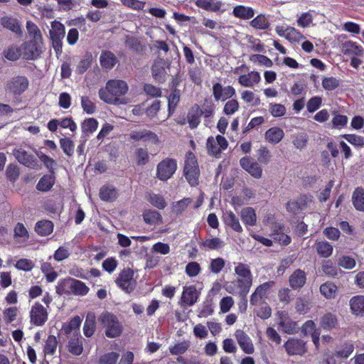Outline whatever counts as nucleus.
I'll return each instance as SVG.
<instances>
[{
	"label": "nucleus",
	"mask_w": 364,
	"mask_h": 364,
	"mask_svg": "<svg viewBox=\"0 0 364 364\" xmlns=\"http://www.w3.org/2000/svg\"><path fill=\"white\" fill-rule=\"evenodd\" d=\"M68 338V351L74 355H81L83 351V346L80 332L73 333L72 335H69Z\"/></svg>",
	"instance_id": "nucleus-19"
},
{
	"label": "nucleus",
	"mask_w": 364,
	"mask_h": 364,
	"mask_svg": "<svg viewBox=\"0 0 364 364\" xmlns=\"http://www.w3.org/2000/svg\"><path fill=\"white\" fill-rule=\"evenodd\" d=\"M350 306L351 312L356 315H363L364 314V296L357 295L350 300Z\"/></svg>",
	"instance_id": "nucleus-33"
},
{
	"label": "nucleus",
	"mask_w": 364,
	"mask_h": 364,
	"mask_svg": "<svg viewBox=\"0 0 364 364\" xmlns=\"http://www.w3.org/2000/svg\"><path fill=\"white\" fill-rule=\"evenodd\" d=\"M73 278H66L58 281L56 293L58 295L72 294Z\"/></svg>",
	"instance_id": "nucleus-40"
},
{
	"label": "nucleus",
	"mask_w": 364,
	"mask_h": 364,
	"mask_svg": "<svg viewBox=\"0 0 364 364\" xmlns=\"http://www.w3.org/2000/svg\"><path fill=\"white\" fill-rule=\"evenodd\" d=\"M278 324L281 329L289 334L294 333L296 328L297 325L296 322H294L289 316V314L286 311H278Z\"/></svg>",
	"instance_id": "nucleus-15"
},
{
	"label": "nucleus",
	"mask_w": 364,
	"mask_h": 364,
	"mask_svg": "<svg viewBox=\"0 0 364 364\" xmlns=\"http://www.w3.org/2000/svg\"><path fill=\"white\" fill-rule=\"evenodd\" d=\"M337 287L332 282H326L321 285V294L326 299H333L337 294Z\"/></svg>",
	"instance_id": "nucleus-49"
},
{
	"label": "nucleus",
	"mask_w": 364,
	"mask_h": 364,
	"mask_svg": "<svg viewBox=\"0 0 364 364\" xmlns=\"http://www.w3.org/2000/svg\"><path fill=\"white\" fill-rule=\"evenodd\" d=\"M28 86V80L26 77L16 76L12 77L6 82V89L14 94H21Z\"/></svg>",
	"instance_id": "nucleus-14"
},
{
	"label": "nucleus",
	"mask_w": 364,
	"mask_h": 364,
	"mask_svg": "<svg viewBox=\"0 0 364 364\" xmlns=\"http://www.w3.org/2000/svg\"><path fill=\"white\" fill-rule=\"evenodd\" d=\"M95 331V316L93 313L87 315L84 326L83 333L86 337H91Z\"/></svg>",
	"instance_id": "nucleus-46"
},
{
	"label": "nucleus",
	"mask_w": 364,
	"mask_h": 364,
	"mask_svg": "<svg viewBox=\"0 0 364 364\" xmlns=\"http://www.w3.org/2000/svg\"><path fill=\"white\" fill-rule=\"evenodd\" d=\"M165 66L166 62L163 58H158L154 61L151 68V73L156 80L159 82L165 80L166 75Z\"/></svg>",
	"instance_id": "nucleus-22"
},
{
	"label": "nucleus",
	"mask_w": 364,
	"mask_h": 364,
	"mask_svg": "<svg viewBox=\"0 0 364 364\" xmlns=\"http://www.w3.org/2000/svg\"><path fill=\"white\" fill-rule=\"evenodd\" d=\"M321 326L325 330H332L337 328L338 323L337 317L332 313L325 314L320 320Z\"/></svg>",
	"instance_id": "nucleus-32"
},
{
	"label": "nucleus",
	"mask_w": 364,
	"mask_h": 364,
	"mask_svg": "<svg viewBox=\"0 0 364 364\" xmlns=\"http://www.w3.org/2000/svg\"><path fill=\"white\" fill-rule=\"evenodd\" d=\"M41 42L30 41L21 45L22 48V58L26 60L37 58L41 53Z\"/></svg>",
	"instance_id": "nucleus-7"
},
{
	"label": "nucleus",
	"mask_w": 364,
	"mask_h": 364,
	"mask_svg": "<svg viewBox=\"0 0 364 364\" xmlns=\"http://www.w3.org/2000/svg\"><path fill=\"white\" fill-rule=\"evenodd\" d=\"M274 282H267L257 287L250 296V304L257 306L267 298L269 289L273 287Z\"/></svg>",
	"instance_id": "nucleus-12"
},
{
	"label": "nucleus",
	"mask_w": 364,
	"mask_h": 364,
	"mask_svg": "<svg viewBox=\"0 0 364 364\" xmlns=\"http://www.w3.org/2000/svg\"><path fill=\"white\" fill-rule=\"evenodd\" d=\"M316 250L321 257L327 258L332 255L333 246L325 240H317L315 242Z\"/></svg>",
	"instance_id": "nucleus-36"
},
{
	"label": "nucleus",
	"mask_w": 364,
	"mask_h": 364,
	"mask_svg": "<svg viewBox=\"0 0 364 364\" xmlns=\"http://www.w3.org/2000/svg\"><path fill=\"white\" fill-rule=\"evenodd\" d=\"M235 338L241 350L246 354L251 355L255 352V347L251 338L241 329L235 332Z\"/></svg>",
	"instance_id": "nucleus-10"
},
{
	"label": "nucleus",
	"mask_w": 364,
	"mask_h": 364,
	"mask_svg": "<svg viewBox=\"0 0 364 364\" xmlns=\"http://www.w3.org/2000/svg\"><path fill=\"white\" fill-rule=\"evenodd\" d=\"M223 246L224 242L219 237L207 238L200 244V247L206 250H218Z\"/></svg>",
	"instance_id": "nucleus-44"
},
{
	"label": "nucleus",
	"mask_w": 364,
	"mask_h": 364,
	"mask_svg": "<svg viewBox=\"0 0 364 364\" xmlns=\"http://www.w3.org/2000/svg\"><path fill=\"white\" fill-rule=\"evenodd\" d=\"M306 281V276L304 271L296 269L289 277V282L293 289H300L304 287Z\"/></svg>",
	"instance_id": "nucleus-24"
},
{
	"label": "nucleus",
	"mask_w": 364,
	"mask_h": 364,
	"mask_svg": "<svg viewBox=\"0 0 364 364\" xmlns=\"http://www.w3.org/2000/svg\"><path fill=\"white\" fill-rule=\"evenodd\" d=\"M98 127V122L95 118H88L85 119L81 125L82 132L88 136L95 132Z\"/></svg>",
	"instance_id": "nucleus-54"
},
{
	"label": "nucleus",
	"mask_w": 364,
	"mask_h": 364,
	"mask_svg": "<svg viewBox=\"0 0 364 364\" xmlns=\"http://www.w3.org/2000/svg\"><path fill=\"white\" fill-rule=\"evenodd\" d=\"M100 62L103 68L110 70L117 63L118 60L112 52L104 50L100 55Z\"/></svg>",
	"instance_id": "nucleus-28"
},
{
	"label": "nucleus",
	"mask_w": 364,
	"mask_h": 364,
	"mask_svg": "<svg viewBox=\"0 0 364 364\" xmlns=\"http://www.w3.org/2000/svg\"><path fill=\"white\" fill-rule=\"evenodd\" d=\"M65 34V28L60 22L54 21L51 23L50 35L51 38L63 39Z\"/></svg>",
	"instance_id": "nucleus-48"
},
{
	"label": "nucleus",
	"mask_w": 364,
	"mask_h": 364,
	"mask_svg": "<svg viewBox=\"0 0 364 364\" xmlns=\"http://www.w3.org/2000/svg\"><path fill=\"white\" fill-rule=\"evenodd\" d=\"M235 272L238 278L228 284L226 290L232 294H239L240 296H247L252 284V275L250 267L243 263H235Z\"/></svg>",
	"instance_id": "nucleus-2"
},
{
	"label": "nucleus",
	"mask_w": 364,
	"mask_h": 364,
	"mask_svg": "<svg viewBox=\"0 0 364 364\" xmlns=\"http://www.w3.org/2000/svg\"><path fill=\"white\" fill-rule=\"evenodd\" d=\"M195 4L203 9L215 12L222 9L223 4L218 0H193Z\"/></svg>",
	"instance_id": "nucleus-26"
},
{
	"label": "nucleus",
	"mask_w": 364,
	"mask_h": 364,
	"mask_svg": "<svg viewBox=\"0 0 364 364\" xmlns=\"http://www.w3.org/2000/svg\"><path fill=\"white\" fill-rule=\"evenodd\" d=\"M228 145V141L221 135H218L215 138L208 137L206 142L208 153L215 157L220 156V153L227 149Z\"/></svg>",
	"instance_id": "nucleus-6"
},
{
	"label": "nucleus",
	"mask_w": 364,
	"mask_h": 364,
	"mask_svg": "<svg viewBox=\"0 0 364 364\" xmlns=\"http://www.w3.org/2000/svg\"><path fill=\"white\" fill-rule=\"evenodd\" d=\"M198 293L195 286L184 287L181 296V301L186 306H193L198 299Z\"/></svg>",
	"instance_id": "nucleus-23"
},
{
	"label": "nucleus",
	"mask_w": 364,
	"mask_h": 364,
	"mask_svg": "<svg viewBox=\"0 0 364 364\" xmlns=\"http://www.w3.org/2000/svg\"><path fill=\"white\" fill-rule=\"evenodd\" d=\"M3 56L8 60H17L21 57L22 58V48L21 46L11 45L4 50Z\"/></svg>",
	"instance_id": "nucleus-39"
},
{
	"label": "nucleus",
	"mask_w": 364,
	"mask_h": 364,
	"mask_svg": "<svg viewBox=\"0 0 364 364\" xmlns=\"http://www.w3.org/2000/svg\"><path fill=\"white\" fill-rule=\"evenodd\" d=\"M352 201L355 208L359 211H364V189L357 188L353 193Z\"/></svg>",
	"instance_id": "nucleus-45"
},
{
	"label": "nucleus",
	"mask_w": 364,
	"mask_h": 364,
	"mask_svg": "<svg viewBox=\"0 0 364 364\" xmlns=\"http://www.w3.org/2000/svg\"><path fill=\"white\" fill-rule=\"evenodd\" d=\"M341 50L345 55L362 56L363 54V47L351 41L343 43L341 46Z\"/></svg>",
	"instance_id": "nucleus-27"
},
{
	"label": "nucleus",
	"mask_w": 364,
	"mask_h": 364,
	"mask_svg": "<svg viewBox=\"0 0 364 364\" xmlns=\"http://www.w3.org/2000/svg\"><path fill=\"white\" fill-rule=\"evenodd\" d=\"M284 347L289 355H303L307 350L304 341L294 338L288 339Z\"/></svg>",
	"instance_id": "nucleus-9"
},
{
	"label": "nucleus",
	"mask_w": 364,
	"mask_h": 364,
	"mask_svg": "<svg viewBox=\"0 0 364 364\" xmlns=\"http://www.w3.org/2000/svg\"><path fill=\"white\" fill-rule=\"evenodd\" d=\"M54 174L44 175L36 185V188L43 192H47L51 189L55 183Z\"/></svg>",
	"instance_id": "nucleus-38"
},
{
	"label": "nucleus",
	"mask_w": 364,
	"mask_h": 364,
	"mask_svg": "<svg viewBox=\"0 0 364 364\" xmlns=\"http://www.w3.org/2000/svg\"><path fill=\"white\" fill-rule=\"evenodd\" d=\"M81 106L83 111L89 114H93L96 110L95 104L87 96L81 97Z\"/></svg>",
	"instance_id": "nucleus-64"
},
{
	"label": "nucleus",
	"mask_w": 364,
	"mask_h": 364,
	"mask_svg": "<svg viewBox=\"0 0 364 364\" xmlns=\"http://www.w3.org/2000/svg\"><path fill=\"white\" fill-rule=\"evenodd\" d=\"M213 95L215 101H225L235 95V90L230 85L223 87L217 82L213 86Z\"/></svg>",
	"instance_id": "nucleus-13"
},
{
	"label": "nucleus",
	"mask_w": 364,
	"mask_h": 364,
	"mask_svg": "<svg viewBox=\"0 0 364 364\" xmlns=\"http://www.w3.org/2000/svg\"><path fill=\"white\" fill-rule=\"evenodd\" d=\"M31 323L35 326H43L48 319L47 310L41 304L35 303L30 311Z\"/></svg>",
	"instance_id": "nucleus-8"
},
{
	"label": "nucleus",
	"mask_w": 364,
	"mask_h": 364,
	"mask_svg": "<svg viewBox=\"0 0 364 364\" xmlns=\"http://www.w3.org/2000/svg\"><path fill=\"white\" fill-rule=\"evenodd\" d=\"M340 85V80L334 77H326L322 80V87L326 91H332Z\"/></svg>",
	"instance_id": "nucleus-62"
},
{
	"label": "nucleus",
	"mask_w": 364,
	"mask_h": 364,
	"mask_svg": "<svg viewBox=\"0 0 364 364\" xmlns=\"http://www.w3.org/2000/svg\"><path fill=\"white\" fill-rule=\"evenodd\" d=\"M134 274V271L129 268L123 269L116 279V284L127 293L132 291L136 286Z\"/></svg>",
	"instance_id": "nucleus-5"
},
{
	"label": "nucleus",
	"mask_w": 364,
	"mask_h": 364,
	"mask_svg": "<svg viewBox=\"0 0 364 364\" xmlns=\"http://www.w3.org/2000/svg\"><path fill=\"white\" fill-rule=\"evenodd\" d=\"M284 136V131L279 127H272L265 132L266 140L272 144L279 143Z\"/></svg>",
	"instance_id": "nucleus-37"
},
{
	"label": "nucleus",
	"mask_w": 364,
	"mask_h": 364,
	"mask_svg": "<svg viewBox=\"0 0 364 364\" xmlns=\"http://www.w3.org/2000/svg\"><path fill=\"white\" fill-rule=\"evenodd\" d=\"M304 202V197H301L297 200H290L287 204V209L289 212L296 214L303 208Z\"/></svg>",
	"instance_id": "nucleus-63"
},
{
	"label": "nucleus",
	"mask_w": 364,
	"mask_h": 364,
	"mask_svg": "<svg viewBox=\"0 0 364 364\" xmlns=\"http://www.w3.org/2000/svg\"><path fill=\"white\" fill-rule=\"evenodd\" d=\"M232 14L236 18L249 20L255 16V11L252 7L238 5L234 7Z\"/></svg>",
	"instance_id": "nucleus-29"
},
{
	"label": "nucleus",
	"mask_w": 364,
	"mask_h": 364,
	"mask_svg": "<svg viewBox=\"0 0 364 364\" xmlns=\"http://www.w3.org/2000/svg\"><path fill=\"white\" fill-rule=\"evenodd\" d=\"M58 346V341L55 336L50 335L48 337L45 347H44V352L46 354L53 355L56 351Z\"/></svg>",
	"instance_id": "nucleus-60"
},
{
	"label": "nucleus",
	"mask_w": 364,
	"mask_h": 364,
	"mask_svg": "<svg viewBox=\"0 0 364 364\" xmlns=\"http://www.w3.org/2000/svg\"><path fill=\"white\" fill-rule=\"evenodd\" d=\"M26 29L31 38V41H41V33L38 26L31 21H28L26 23Z\"/></svg>",
	"instance_id": "nucleus-57"
},
{
	"label": "nucleus",
	"mask_w": 364,
	"mask_h": 364,
	"mask_svg": "<svg viewBox=\"0 0 364 364\" xmlns=\"http://www.w3.org/2000/svg\"><path fill=\"white\" fill-rule=\"evenodd\" d=\"M177 169L176 161L173 159L166 158L161 161L156 168L157 178L161 181H167L176 172Z\"/></svg>",
	"instance_id": "nucleus-4"
},
{
	"label": "nucleus",
	"mask_w": 364,
	"mask_h": 364,
	"mask_svg": "<svg viewBox=\"0 0 364 364\" xmlns=\"http://www.w3.org/2000/svg\"><path fill=\"white\" fill-rule=\"evenodd\" d=\"M117 191L112 186H105L100 189V196L105 201H111L117 198Z\"/></svg>",
	"instance_id": "nucleus-52"
},
{
	"label": "nucleus",
	"mask_w": 364,
	"mask_h": 364,
	"mask_svg": "<svg viewBox=\"0 0 364 364\" xmlns=\"http://www.w3.org/2000/svg\"><path fill=\"white\" fill-rule=\"evenodd\" d=\"M37 156L41 160V162L43 163L44 166L47 168V169L49 171L50 173L54 174V168L56 166L57 163L56 161L48 156V155L45 154L43 152H38L37 153Z\"/></svg>",
	"instance_id": "nucleus-59"
},
{
	"label": "nucleus",
	"mask_w": 364,
	"mask_h": 364,
	"mask_svg": "<svg viewBox=\"0 0 364 364\" xmlns=\"http://www.w3.org/2000/svg\"><path fill=\"white\" fill-rule=\"evenodd\" d=\"M119 354L116 352H109L100 356L98 364H117Z\"/></svg>",
	"instance_id": "nucleus-56"
},
{
	"label": "nucleus",
	"mask_w": 364,
	"mask_h": 364,
	"mask_svg": "<svg viewBox=\"0 0 364 364\" xmlns=\"http://www.w3.org/2000/svg\"><path fill=\"white\" fill-rule=\"evenodd\" d=\"M146 198L151 205L158 209H164L167 205V203L164 196L160 194L149 193Z\"/></svg>",
	"instance_id": "nucleus-47"
},
{
	"label": "nucleus",
	"mask_w": 364,
	"mask_h": 364,
	"mask_svg": "<svg viewBox=\"0 0 364 364\" xmlns=\"http://www.w3.org/2000/svg\"><path fill=\"white\" fill-rule=\"evenodd\" d=\"M272 236L274 239L283 245H287L291 242L290 237L284 232V227L279 223L272 225Z\"/></svg>",
	"instance_id": "nucleus-25"
},
{
	"label": "nucleus",
	"mask_w": 364,
	"mask_h": 364,
	"mask_svg": "<svg viewBox=\"0 0 364 364\" xmlns=\"http://www.w3.org/2000/svg\"><path fill=\"white\" fill-rule=\"evenodd\" d=\"M35 230L41 236L48 235L53 230V223L47 220L39 221L36 225Z\"/></svg>",
	"instance_id": "nucleus-43"
},
{
	"label": "nucleus",
	"mask_w": 364,
	"mask_h": 364,
	"mask_svg": "<svg viewBox=\"0 0 364 364\" xmlns=\"http://www.w3.org/2000/svg\"><path fill=\"white\" fill-rule=\"evenodd\" d=\"M105 328V335L109 338H116L122 331V326L116 316L109 312H103L98 318Z\"/></svg>",
	"instance_id": "nucleus-3"
},
{
	"label": "nucleus",
	"mask_w": 364,
	"mask_h": 364,
	"mask_svg": "<svg viewBox=\"0 0 364 364\" xmlns=\"http://www.w3.org/2000/svg\"><path fill=\"white\" fill-rule=\"evenodd\" d=\"M180 100V91L175 89L168 97V115L170 116L177 106Z\"/></svg>",
	"instance_id": "nucleus-61"
},
{
	"label": "nucleus",
	"mask_w": 364,
	"mask_h": 364,
	"mask_svg": "<svg viewBox=\"0 0 364 364\" xmlns=\"http://www.w3.org/2000/svg\"><path fill=\"white\" fill-rule=\"evenodd\" d=\"M241 98L244 102L252 106H257L260 104V100L255 93L250 90H243L241 92Z\"/></svg>",
	"instance_id": "nucleus-58"
},
{
	"label": "nucleus",
	"mask_w": 364,
	"mask_h": 364,
	"mask_svg": "<svg viewBox=\"0 0 364 364\" xmlns=\"http://www.w3.org/2000/svg\"><path fill=\"white\" fill-rule=\"evenodd\" d=\"M41 269L46 276L47 282H53L57 279L58 273L54 270L53 267L50 262L42 263Z\"/></svg>",
	"instance_id": "nucleus-51"
},
{
	"label": "nucleus",
	"mask_w": 364,
	"mask_h": 364,
	"mask_svg": "<svg viewBox=\"0 0 364 364\" xmlns=\"http://www.w3.org/2000/svg\"><path fill=\"white\" fill-rule=\"evenodd\" d=\"M143 218L146 223L151 225H156L161 223V214L154 210H146L143 213Z\"/></svg>",
	"instance_id": "nucleus-42"
},
{
	"label": "nucleus",
	"mask_w": 364,
	"mask_h": 364,
	"mask_svg": "<svg viewBox=\"0 0 364 364\" xmlns=\"http://www.w3.org/2000/svg\"><path fill=\"white\" fill-rule=\"evenodd\" d=\"M82 323L80 316H76L73 318L70 322L63 327V331L67 336L72 335L73 333L79 332V328Z\"/></svg>",
	"instance_id": "nucleus-50"
},
{
	"label": "nucleus",
	"mask_w": 364,
	"mask_h": 364,
	"mask_svg": "<svg viewBox=\"0 0 364 364\" xmlns=\"http://www.w3.org/2000/svg\"><path fill=\"white\" fill-rule=\"evenodd\" d=\"M72 294L77 296H85L89 291V287L82 281L73 279Z\"/></svg>",
	"instance_id": "nucleus-55"
},
{
	"label": "nucleus",
	"mask_w": 364,
	"mask_h": 364,
	"mask_svg": "<svg viewBox=\"0 0 364 364\" xmlns=\"http://www.w3.org/2000/svg\"><path fill=\"white\" fill-rule=\"evenodd\" d=\"M1 23L4 28H6L16 34L21 33V27L19 21L14 18L4 16L1 18Z\"/></svg>",
	"instance_id": "nucleus-34"
},
{
	"label": "nucleus",
	"mask_w": 364,
	"mask_h": 364,
	"mask_svg": "<svg viewBox=\"0 0 364 364\" xmlns=\"http://www.w3.org/2000/svg\"><path fill=\"white\" fill-rule=\"evenodd\" d=\"M127 83L121 80H109L99 90V97L107 104L120 105L128 103L123 96L128 92Z\"/></svg>",
	"instance_id": "nucleus-1"
},
{
	"label": "nucleus",
	"mask_w": 364,
	"mask_h": 364,
	"mask_svg": "<svg viewBox=\"0 0 364 364\" xmlns=\"http://www.w3.org/2000/svg\"><path fill=\"white\" fill-rule=\"evenodd\" d=\"M240 164L242 168L253 177L256 178H261L262 175V169L257 162L254 161L248 157H243L240 159Z\"/></svg>",
	"instance_id": "nucleus-18"
},
{
	"label": "nucleus",
	"mask_w": 364,
	"mask_h": 364,
	"mask_svg": "<svg viewBox=\"0 0 364 364\" xmlns=\"http://www.w3.org/2000/svg\"><path fill=\"white\" fill-rule=\"evenodd\" d=\"M261 80V76L257 71H250L247 74L242 75L238 78V82L245 87H253Z\"/></svg>",
	"instance_id": "nucleus-20"
},
{
	"label": "nucleus",
	"mask_w": 364,
	"mask_h": 364,
	"mask_svg": "<svg viewBox=\"0 0 364 364\" xmlns=\"http://www.w3.org/2000/svg\"><path fill=\"white\" fill-rule=\"evenodd\" d=\"M201 112L198 105L192 107L187 114V122L191 129L196 128L200 122Z\"/></svg>",
	"instance_id": "nucleus-31"
},
{
	"label": "nucleus",
	"mask_w": 364,
	"mask_h": 364,
	"mask_svg": "<svg viewBox=\"0 0 364 364\" xmlns=\"http://www.w3.org/2000/svg\"><path fill=\"white\" fill-rule=\"evenodd\" d=\"M242 222L246 225L253 226L257 222V215L255 210L251 207L242 208L240 212Z\"/></svg>",
	"instance_id": "nucleus-35"
},
{
	"label": "nucleus",
	"mask_w": 364,
	"mask_h": 364,
	"mask_svg": "<svg viewBox=\"0 0 364 364\" xmlns=\"http://www.w3.org/2000/svg\"><path fill=\"white\" fill-rule=\"evenodd\" d=\"M250 25L257 30H267L270 23L267 16L264 14H259L250 22Z\"/></svg>",
	"instance_id": "nucleus-41"
},
{
	"label": "nucleus",
	"mask_w": 364,
	"mask_h": 364,
	"mask_svg": "<svg viewBox=\"0 0 364 364\" xmlns=\"http://www.w3.org/2000/svg\"><path fill=\"white\" fill-rule=\"evenodd\" d=\"M308 141V136L304 132L296 133L291 136V142L299 149L306 147Z\"/></svg>",
	"instance_id": "nucleus-53"
},
{
	"label": "nucleus",
	"mask_w": 364,
	"mask_h": 364,
	"mask_svg": "<svg viewBox=\"0 0 364 364\" xmlns=\"http://www.w3.org/2000/svg\"><path fill=\"white\" fill-rule=\"evenodd\" d=\"M275 30L279 36L291 42H298L304 38V36L294 27L277 26Z\"/></svg>",
	"instance_id": "nucleus-16"
},
{
	"label": "nucleus",
	"mask_w": 364,
	"mask_h": 364,
	"mask_svg": "<svg viewBox=\"0 0 364 364\" xmlns=\"http://www.w3.org/2000/svg\"><path fill=\"white\" fill-rule=\"evenodd\" d=\"M129 137L135 141H142L154 144H157L159 141L158 136L154 132L145 129L132 131L129 134Z\"/></svg>",
	"instance_id": "nucleus-11"
},
{
	"label": "nucleus",
	"mask_w": 364,
	"mask_h": 364,
	"mask_svg": "<svg viewBox=\"0 0 364 364\" xmlns=\"http://www.w3.org/2000/svg\"><path fill=\"white\" fill-rule=\"evenodd\" d=\"M224 223L230 227L234 231L242 232V228L237 216L232 211H226L223 213Z\"/></svg>",
	"instance_id": "nucleus-30"
},
{
	"label": "nucleus",
	"mask_w": 364,
	"mask_h": 364,
	"mask_svg": "<svg viewBox=\"0 0 364 364\" xmlns=\"http://www.w3.org/2000/svg\"><path fill=\"white\" fill-rule=\"evenodd\" d=\"M301 331L304 335L311 336L312 341L316 348H318L320 340V331L316 328V323L313 321L309 320L304 323Z\"/></svg>",
	"instance_id": "nucleus-21"
},
{
	"label": "nucleus",
	"mask_w": 364,
	"mask_h": 364,
	"mask_svg": "<svg viewBox=\"0 0 364 364\" xmlns=\"http://www.w3.org/2000/svg\"><path fill=\"white\" fill-rule=\"evenodd\" d=\"M13 154L19 163L31 168H37L38 164L36 158L24 149L21 148L15 149Z\"/></svg>",
	"instance_id": "nucleus-17"
}]
</instances>
